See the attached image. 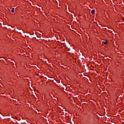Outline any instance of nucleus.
Wrapping results in <instances>:
<instances>
[{"instance_id": "obj_1", "label": "nucleus", "mask_w": 124, "mask_h": 124, "mask_svg": "<svg viewBox=\"0 0 124 124\" xmlns=\"http://www.w3.org/2000/svg\"><path fill=\"white\" fill-rule=\"evenodd\" d=\"M94 12H95V11H94V10H92L91 11V13L92 14H94Z\"/></svg>"}, {"instance_id": "obj_2", "label": "nucleus", "mask_w": 124, "mask_h": 124, "mask_svg": "<svg viewBox=\"0 0 124 124\" xmlns=\"http://www.w3.org/2000/svg\"><path fill=\"white\" fill-rule=\"evenodd\" d=\"M14 8H13L12 9V10H11V12H12V13H14Z\"/></svg>"}, {"instance_id": "obj_3", "label": "nucleus", "mask_w": 124, "mask_h": 124, "mask_svg": "<svg viewBox=\"0 0 124 124\" xmlns=\"http://www.w3.org/2000/svg\"><path fill=\"white\" fill-rule=\"evenodd\" d=\"M108 43V42H107V41H106L105 42H104V44H105V45H106V44H107Z\"/></svg>"}]
</instances>
